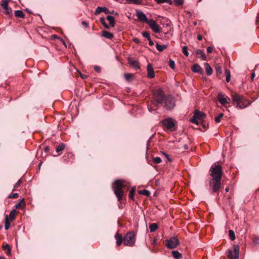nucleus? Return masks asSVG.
<instances>
[{
	"label": "nucleus",
	"instance_id": "9d476101",
	"mask_svg": "<svg viewBox=\"0 0 259 259\" xmlns=\"http://www.w3.org/2000/svg\"><path fill=\"white\" fill-rule=\"evenodd\" d=\"M147 24H148L150 28L155 33H158L160 32V28L159 25L156 23V21L153 19H149L147 21Z\"/></svg>",
	"mask_w": 259,
	"mask_h": 259
},
{
	"label": "nucleus",
	"instance_id": "dca6fc26",
	"mask_svg": "<svg viewBox=\"0 0 259 259\" xmlns=\"http://www.w3.org/2000/svg\"><path fill=\"white\" fill-rule=\"evenodd\" d=\"M4 9L3 13L7 16L8 18H11L13 16L12 9L9 6L3 7Z\"/></svg>",
	"mask_w": 259,
	"mask_h": 259
},
{
	"label": "nucleus",
	"instance_id": "f704fd0d",
	"mask_svg": "<svg viewBox=\"0 0 259 259\" xmlns=\"http://www.w3.org/2000/svg\"><path fill=\"white\" fill-rule=\"evenodd\" d=\"M215 71L217 76H219L222 73V70L221 67L218 65L215 66Z\"/></svg>",
	"mask_w": 259,
	"mask_h": 259
},
{
	"label": "nucleus",
	"instance_id": "f03ea898",
	"mask_svg": "<svg viewBox=\"0 0 259 259\" xmlns=\"http://www.w3.org/2000/svg\"><path fill=\"white\" fill-rule=\"evenodd\" d=\"M210 175L212 177L209 182L210 187L213 192H217L221 187L223 174L222 167L219 164H213L210 168Z\"/></svg>",
	"mask_w": 259,
	"mask_h": 259
},
{
	"label": "nucleus",
	"instance_id": "4468645a",
	"mask_svg": "<svg viewBox=\"0 0 259 259\" xmlns=\"http://www.w3.org/2000/svg\"><path fill=\"white\" fill-rule=\"evenodd\" d=\"M147 77L150 78H153L155 77V73L151 64L149 63L147 66Z\"/></svg>",
	"mask_w": 259,
	"mask_h": 259
},
{
	"label": "nucleus",
	"instance_id": "f3484780",
	"mask_svg": "<svg viewBox=\"0 0 259 259\" xmlns=\"http://www.w3.org/2000/svg\"><path fill=\"white\" fill-rule=\"evenodd\" d=\"M128 63L135 69H140L139 63L138 61L130 58L128 59Z\"/></svg>",
	"mask_w": 259,
	"mask_h": 259
},
{
	"label": "nucleus",
	"instance_id": "20e7f679",
	"mask_svg": "<svg viewBox=\"0 0 259 259\" xmlns=\"http://www.w3.org/2000/svg\"><path fill=\"white\" fill-rule=\"evenodd\" d=\"M233 101L237 105V107L242 109L247 107L251 102L246 99L243 96L237 94H233L232 96Z\"/></svg>",
	"mask_w": 259,
	"mask_h": 259
},
{
	"label": "nucleus",
	"instance_id": "1a4fd4ad",
	"mask_svg": "<svg viewBox=\"0 0 259 259\" xmlns=\"http://www.w3.org/2000/svg\"><path fill=\"white\" fill-rule=\"evenodd\" d=\"M233 248V250H229L228 251L227 256L228 259H239V247L238 245H234Z\"/></svg>",
	"mask_w": 259,
	"mask_h": 259
},
{
	"label": "nucleus",
	"instance_id": "de8ad7c7",
	"mask_svg": "<svg viewBox=\"0 0 259 259\" xmlns=\"http://www.w3.org/2000/svg\"><path fill=\"white\" fill-rule=\"evenodd\" d=\"M142 35H143V37H144L145 38H147V39H148L149 38H150L149 33L148 32H147V31L143 32H142Z\"/></svg>",
	"mask_w": 259,
	"mask_h": 259
},
{
	"label": "nucleus",
	"instance_id": "9b49d317",
	"mask_svg": "<svg viewBox=\"0 0 259 259\" xmlns=\"http://www.w3.org/2000/svg\"><path fill=\"white\" fill-rule=\"evenodd\" d=\"M162 124L167 130H171L175 126V123L171 118L164 119Z\"/></svg>",
	"mask_w": 259,
	"mask_h": 259
},
{
	"label": "nucleus",
	"instance_id": "393cba45",
	"mask_svg": "<svg viewBox=\"0 0 259 259\" xmlns=\"http://www.w3.org/2000/svg\"><path fill=\"white\" fill-rule=\"evenodd\" d=\"M196 54L197 55H199L202 60H206V57L204 52L200 49H198L196 51Z\"/></svg>",
	"mask_w": 259,
	"mask_h": 259
},
{
	"label": "nucleus",
	"instance_id": "09e8293b",
	"mask_svg": "<svg viewBox=\"0 0 259 259\" xmlns=\"http://www.w3.org/2000/svg\"><path fill=\"white\" fill-rule=\"evenodd\" d=\"M253 241L255 244H259V237L255 236L253 238Z\"/></svg>",
	"mask_w": 259,
	"mask_h": 259
},
{
	"label": "nucleus",
	"instance_id": "a211bd4d",
	"mask_svg": "<svg viewBox=\"0 0 259 259\" xmlns=\"http://www.w3.org/2000/svg\"><path fill=\"white\" fill-rule=\"evenodd\" d=\"M102 12H104L105 13H109V10L106 7H98L95 11V15H99Z\"/></svg>",
	"mask_w": 259,
	"mask_h": 259
},
{
	"label": "nucleus",
	"instance_id": "5701e85b",
	"mask_svg": "<svg viewBox=\"0 0 259 259\" xmlns=\"http://www.w3.org/2000/svg\"><path fill=\"white\" fill-rule=\"evenodd\" d=\"M102 36L108 39H112L114 36L113 33L107 31H103Z\"/></svg>",
	"mask_w": 259,
	"mask_h": 259
},
{
	"label": "nucleus",
	"instance_id": "49530a36",
	"mask_svg": "<svg viewBox=\"0 0 259 259\" xmlns=\"http://www.w3.org/2000/svg\"><path fill=\"white\" fill-rule=\"evenodd\" d=\"M22 183V180L21 179H19L17 182L15 184V185H14V189H13V191L14 190V189H15L16 188L19 187L20 186V185H21Z\"/></svg>",
	"mask_w": 259,
	"mask_h": 259
},
{
	"label": "nucleus",
	"instance_id": "774afa93",
	"mask_svg": "<svg viewBox=\"0 0 259 259\" xmlns=\"http://www.w3.org/2000/svg\"><path fill=\"white\" fill-rule=\"evenodd\" d=\"M1 259H5V258L4 257L1 256Z\"/></svg>",
	"mask_w": 259,
	"mask_h": 259
},
{
	"label": "nucleus",
	"instance_id": "3c124183",
	"mask_svg": "<svg viewBox=\"0 0 259 259\" xmlns=\"http://www.w3.org/2000/svg\"><path fill=\"white\" fill-rule=\"evenodd\" d=\"M95 70L97 72H100L101 71V68L98 66H95L94 67Z\"/></svg>",
	"mask_w": 259,
	"mask_h": 259
},
{
	"label": "nucleus",
	"instance_id": "39448f33",
	"mask_svg": "<svg viewBox=\"0 0 259 259\" xmlns=\"http://www.w3.org/2000/svg\"><path fill=\"white\" fill-rule=\"evenodd\" d=\"M136 240V234L133 231L128 232L124 236V245L132 247L135 245Z\"/></svg>",
	"mask_w": 259,
	"mask_h": 259
},
{
	"label": "nucleus",
	"instance_id": "338daca9",
	"mask_svg": "<svg viewBox=\"0 0 259 259\" xmlns=\"http://www.w3.org/2000/svg\"><path fill=\"white\" fill-rule=\"evenodd\" d=\"M109 14H114V11L113 10V11H112L111 12H110V11H109Z\"/></svg>",
	"mask_w": 259,
	"mask_h": 259
},
{
	"label": "nucleus",
	"instance_id": "6e6552de",
	"mask_svg": "<svg viewBox=\"0 0 259 259\" xmlns=\"http://www.w3.org/2000/svg\"><path fill=\"white\" fill-rule=\"evenodd\" d=\"M16 211L15 209H13L10 212L9 215H6L5 225V229L6 230L9 229L11 222L13 221L16 218Z\"/></svg>",
	"mask_w": 259,
	"mask_h": 259
},
{
	"label": "nucleus",
	"instance_id": "7c9ffc66",
	"mask_svg": "<svg viewBox=\"0 0 259 259\" xmlns=\"http://www.w3.org/2000/svg\"><path fill=\"white\" fill-rule=\"evenodd\" d=\"M139 193L141 195H145L146 196H149L150 195V192L147 190H140L139 191Z\"/></svg>",
	"mask_w": 259,
	"mask_h": 259
},
{
	"label": "nucleus",
	"instance_id": "f8f14e48",
	"mask_svg": "<svg viewBox=\"0 0 259 259\" xmlns=\"http://www.w3.org/2000/svg\"><path fill=\"white\" fill-rule=\"evenodd\" d=\"M218 99L219 102L223 106H226V104L229 103V101L230 100V98L223 94L222 93H219L218 95Z\"/></svg>",
	"mask_w": 259,
	"mask_h": 259
},
{
	"label": "nucleus",
	"instance_id": "ddd939ff",
	"mask_svg": "<svg viewBox=\"0 0 259 259\" xmlns=\"http://www.w3.org/2000/svg\"><path fill=\"white\" fill-rule=\"evenodd\" d=\"M136 16L138 20L142 22H145L147 23V21H149V20L147 19L146 15L143 12L140 11H137Z\"/></svg>",
	"mask_w": 259,
	"mask_h": 259
},
{
	"label": "nucleus",
	"instance_id": "4d7b16f0",
	"mask_svg": "<svg viewBox=\"0 0 259 259\" xmlns=\"http://www.w3.org/2000/svg\"><path fill=\"white\" fill-rule=\"evenodd\" d=\"M45 151L46 152H48L49 151V148L48 146H46L45 148Z\"/></svg>",
	"mask_w": 259,
	"mask_h": 259
},
{
	"label": "nucleus",
	"instance_id": "58836bf2",
	"mask_svg": "<svg viewBox=\"0 0 259 259\" xmlns=\"http://www.w3.org/2000/svg\"><path fill=\"white\" fill-rule=\"evenodd\" d=\"M100 21L105 28H109V26L106 23L105 20L104 18H101Z\"/></svg>",
	"mask_w": 259,
	"mask_h": 259
},
{
	"label": "nucleus",
	"instance_id": "e2e57ef3",
	"mask_svg": "<svg viewBox=\"0 0 259 259\" xmlns=\"http://www.w3.org/2000/svg\"><path fill=\"white\" fill-rule=\"evenodd\" d=\"M152 244L153 245H156L157 244V242H156V239H154L153 241H152Z\"/></svg>",
	"mask_w": 259,
	"mask_h": 259
},
{
	"label": "nucleus",
	"instance_id": "bb28decb",
	"mask_svg": "<svg viewBox=\"0 0 259 259\" xmlns=\"http://www.w3.org/2000/svg\"><path fill=\"white\" fill-rule=\"evenodd\" d=\"M156 48L158 51L162 52L164 49L167 48V46L165 45H161L157 43L156 44Z\"/></svg>",
	"mask_w": 259,
	"mask_h": 259
},
{
	"label": "nucleus",
	"instance_id": "c03bdc74",
	"mask_svg": "<svg viewBox=\"0 0 259 259\" xmlns=\"http://www.w3.org/2000/svg\"><path fill=\"white\" fill-rule=\"evenodd\" d=\"M10 2V0H3L2 3H1L2 7H7L8 6V3Z\"/></svg>",
	"mask_w": 259,
	"mask_h": 259
},
{
	"label": "nucleus",
	"instance_id": "6e6d98bb",
	"mask_svg": "<svg viewBox=\"0 0 259 259\" xmlns=\"http://www.w3.org/2000/svg\"><path fill=\"white\" fill-rule=\"evenodd\" d=\"M81 24L83 26H84V27H88V24L87 22H86L85 21H82L81 22Z\"/></svg>",
	"mask_w": 259,
	"mask_h": 259
},
{
	"label": "nucleus",
	"instance_id": "4be33fe9",
	"mask_svg": "<svg viewBox=\"0 0 259 259\" xmlns=\"http://www.w3.org/2000/svg\"><path fill=\"white\" fill-rule=\"evenodd\" d=\"M204 66L205 68L206 72L207 75L209 76L212 73V69L211 68L209 64L207 63H205L204 64Z\"/></svg>",
	"mask_w": 259,
	"mask_h": 259
},
{
	"label": "nucleus",
	"instance_id": "864d4df0",
	"mask_svg": "<svg viewBox=\"0 0 259 259\" xmlns=\"http://www.w3.org/2000/svg\"><path fill=\"white\" fill-rule=\"evenodd\" d=\"M212 51H213V49H212V47H207V52L208 53H211L212 52Z\"/></svg>",
	"mask_w": 259,
	"mask_h": 259
},
{
	"label": "nucleus",
	"instance_id": "13d9d810",
	"mask_svg": "<svg viewBox=\"0 0 259 259\" xmlns=\"http://www.w3.org/2000/svg\"><path fill=\"white\" fill-rule=\"evenodd\" d=\"M80 77L82 78V79H85L87 77V76L85 75H84V74H80Z\"/></svg>",
	"mask_w": 259,
	"mask_h": 259
},
{
	"label": "nucleus",
	"instance_id": "680f3d73",
	"mask_svg": "<svg viewBox=\"0 0 259 259\" xmlns=\"http://www.w3.org/2000/svg\"><path fill=\"white\" fill-rule=\"evenodd\" d=\"M134 41L135 42L137 43V44L139 42V40L138 38H134Z\"/></svg>",
	"mask_w": 259,
	"mask_h": 259
},
{
	"label": "nucleus",
	"instance_id": "c85d7f7f",
	"mask_svg": "<svg viewBox=\"0 0 259 259\" xmlns=\"http://www.w3.org/2000/svg\"><path fill=\"white\" fill-rule=\"evenodd\" d=\"M149 229L151 232H155L158 228V225L156 223H152L149 225Z\"/></svg>",
	"mask_w": 259,
	"mask_h": 259
},
{
	"label": "nucleus",
	"instance_id": "69168bd1",
	"mask_svg": "<svg viewBox=\"0 0 259 259\" xmlns=\"http://www.w3.org/2000/svg\"><path fill=\"white\" fill-rule=\"evenodd\" d=\"M148 109H149V111H150V112L152 111L153 110H155L154 109H152V108L151 107H149Z\"/></svg>",
	"mask_w": 259,
	"mask_h": 259
},
{
	"label": "nucleus",
	"instance_id": "0e129e2a",
	"mask_svg": "<svg viewBox=\"0 0 259 259\" xmlns=\"http://www.w3.org/2000/svg\"><path fill=\"white\" fill-rule=\"evenodd\" d=\"M256 23L259 25V14H258L256 18Z\"/></svg>",
	"mask_w": 259,
	"mask_h": 259
},
{
	"label": "nucleus",
	"instance_id": "79ce46f5",
	"mask_svg": "<svg viewBox=\"0 0 259 259\" xmlns=\"http://www.w3.org/2000/svg\"><path fill=\"white\" fill-rule=\"evenodd\" d=\"M224 116L223 113H220L219 114V115L215 118V121L216 122H219L221 121V118Z\"/></svg>",
	"mask_w": 259,
	"mask_h": 259
},
{
	"label": "nucleus",
	"instance_id": "b1692460",
	"mask_svg": "<svg viewBox=\"0 0 259 259\" xmlns=\"http://www.w3.org/2000/svg\"><path fill=\"white\" fill-rule=\"evenodd\" d=\"M107 20L109 21L110 25L111 27H114L115 24V19L113 16H108L107 17Z\"/></svg>",
	"mask_w": 259,
	"mask_h": 259
},
{
	"label": "nucleus",
	"instance_id": "cd10ccee",
	"mask_svg": "<svg viewBox=\"0 0 259 259\" xmlns=\"http://www.w3.org/2000/svg\"><path fill=\"white\" fill-rule=\"evenodd\" d=\"M172 255L175 259H180L182 257V254L178 251H172Z\"/></svg>",
	"mask_w": 259,
	"mask_h": 259
},
{
	"label": "nucleus",
	"instance_id": "c9c22d12",
	"mask_svg": "<svg viewBox=\"0 0 259 259\" xmlns=\"http://www.w3.org/2000/svg\"><path fill=\"white\" fill-rule=\"evenodd\" d=\"M229 236L231 240H234L235 239V235L233 231H229Z\"/></svg>",
	"mask_w": 259,
	"mask_h": 259
},
{
	"label": "nucleus",
	"instance_id": "e433bc0d",
	"mask_svg": "<svg viewBox=\"0 0 259 259\" xmlns=\"http://www.w3.org/2000/svg\"><path fill=\"white\" fill-rule=\"evenodd\" d=\"M174 4L177 6H182L184 4V0H174Z\"/></svg>",
	"mask_w": 259,
	"mask_h": 259
},
{
	"label": "nucleus",
	"instance_id": "c756f323",
	"mask_svg": "<svg viewBox=\"0 0 259 259\" xmlns=\"http://www.w3.org/2000/svg\"><path fill=\"white\" fill-rule=\"evenodd\" d=\"M65 148V145L63 143H60L59 144V145L57 146L56 148V152L58 153H59L60 151L64 150Z\"/></svg>",
	"mask_w": 259,
	"mask_h": 259
},
{
	"label": "nucleus",
	"instance_id": "37998d69",
	"mask_svg": "<svg viewBox=\"0 0 259 259\" xmlns=\"http://www.w3.org/2000/svg\"><path fill=\"white\" fill-rule=\"evenodd\" d=\"M169 66L172 69H174L175 67V61L170 59L169 61Z\"/></svg>",
	"mask_w": 259,
	"mask_h": 259
},
{
	"label": "nucleus",
	"instance_id": "412c9836",
	"mask_svg": "<svg viewBox=\"0 0 259 259\" xmlns=\"http://www.w3.org/2000/svg\"><path fill=\"white\" fill-rule=\"evenodd\" d=\"M25 206L24 199H21L20 201L15 205V208L17 209H22Z\"/></svg>",
	"mask_w": 259,
	"mask_h": 259
},
{
	"label": "nucleus",
	"instance_id": "052dcab7",
	"mask_svg": "<svg viewBox=\"0 0 259 259\" xmlns=\"http://www.w3.org/2000/svg\"><path fill=\"white\" fill-rule=\"evenodd\" d=\"M254 77H255V73L254 72H253V73H252L251 75V80H253Z\"/></svg>",
	"mask_w": 259,
	"mask_h": 259
},
{
	"label": "nucleus",
	"instance_id": "2eb2a0df",
	"mask_svg": "<svg viewBox=\"0 0 259 259\" xmlns=\"http://www.w3.org/2000/svg\"><path fill=\"white\" fill-rule=\"evenodd\" d=\"M115 238L116 240V245L119 246L122 243H124V237H123L122 235L119 233H116L115 235Z\"/></svg>",
	"mask_w": 259,
	"mask_h": 259
},
{
	"label": "nucleus",
	"instance_id": "0eeeda50",
	"mask_svg": "<svg viewBox=\"0 0 259 259\" xmlns=\"http://www.w3.org/2000/svg\"><path fill=\"white\" fill-rule=\"evenodd\" d=\"M164 244L169 249L176 248L179 244V239L176 237H171L169 239L165 240Z\"/></svg>",
	"mask_w": 259,
	"mask_h": 259
},
{
	"label": "nucleus",
	"instance_id": "4c0bfd02",
	"mask_svg": "<svg viewBox=\"0 0 259 259\" xmlns=\"http://www.w3.org/2000/svg\"><path fill=\"white\" fill-rule=\"evenodd\" d=\"M135 192V188H133L130 191L129 198L131 199H134V194Z\"/></svg>",
	"mask_w": 259,
	"mask_h": 259
},
{
	"label": "nucleus",
	"instance_id": "a18cd8bd",
	"mask_svg": "<svg viewBox=\"0 0 259 259\" xmlns=\"http://www.w3.org/2000/svg\"><path fill=\"white\" fill-rule=\"evenodd\" d=\"M19 196V195L18 193H12L8 197L9 198H13V199H16L17 198H18Z\"/></svg>",
	"mask_w": 259,
	"mask_h": 259
},
{
	"label": "nucleus",
	"instance_id": "6ab92c4d",
	"mask_svg": "<svg viewBox=\"0 0 259 259\" xmlns=\"http://www.w3.org/2000/svg\"><path fill=\"white\" fill-rule=\"evenodd\" d=\"M3 249L6 252L8 255H10L11 254V247L7 243H4L2 246Z\"/></svg>",
	"mask_w": 259,
	"mask_h": 259
},
{
	"label": "nucleus",
	"instance_id": "7ed1b4c3",
	"mask_svg": "<svg viewBox=\"0 0 259 259\" xmlns=\"http://www.w3.org/2000/svg\"><path fill=\"white\" fill-rule=\"evenodd\" d=\"M130 187V183L124 180H117L114 182L113 190L119 201L122 199L124 191H126Z\"/></svg>",
	"mask_w": 259,
	"mask_h": 259
},
{
	"label": "nucleus",
	"instance_id": "aec40b11",
	"mask_svg": "<svg viewBox=\"0 0 259 259\" xmlns=\"http://www.w3.org/2000/svg\"><path fill=\"white\" fill-rule=\"evenodd\" d=\"M192 70L195 73H200L202 72V69L200 66L197 64H194L192 67Z\"/></svg>",
	"mask_w": 259,
	"mask_h": 259
},
{
	"label": "nucleus",
	"instance_id": "2f4dec72",
	"mask_svg": "<svg viewBox=\"0 0 259 259\" xmlns=\"http://www.w3.org/2000/svg\"><path fill=\"white\" fill-rule=\"evenodd\" d=\"M157 4L167 3L169 5H172V2L171 0H155Z\"/></svg>",
	"mask_w": 259,
	"mask_h": 259
},
{
	"label": "nucleus",
	"instance_id": "423d86ee",
	"mask_svg": "<svg viewBox=\"0 0 259 259\" xmlns=\"http://www.w3.org/2000/svg\"><path fill=\"white\" fill-rule=\"evenodd\" d=\"M205 116L206 115L204 113L198 110H196L194 113L193 116L190 119V121L198 125L199 124V121L202 122Z\"/></svg>",
	"mask_w": 259,
	"mask_h": 259
},
{
	"label": "nucleus",
	"instance_id": "473e14b6",
	"mask_svg": "<svg viewBox=\"0 0 259 259\" xmlns=\"http://www.w3.org/2000/svg\"><path fill=\"white\" fill-rule=\"evenodd\" d=\"M129 4L139 5L142 3V0H126Z\"/></svg>",
	"mask_w": 259,
	"mask_h": 259
},
{
	"label": "nucleus",
	"instance_id": "72a5a7b5",
	"mask_svg": "<svg viewBox=\"0 0 259 259\" xmlns=\"http://www.w3.org/2000/svg\"><path fill=\"white\" fill-rule=\"evenodd\" d=\"M225 74L226 76V80L227 82H229L230 81L231 79V75L229 70L226 69L225 70Z\"/></svg>",
	"mask_w": 259,
	"mask_h": 259
},
{
	"label": "nucleus",
	"instance_id": "a878e982",
	"mask_svg": "<svg viewBox=\"0 0 259 259\" xmlns=\"http://www.w3.org/2000/svg\"><path fill=\"white\" fill-rule=\"evenodd\" d=\"M15 15L17 18H24L25 15L21 10H17L15 11Z\"/></svg>",
	"mask_w": 259,
	"mask_h": 259
},
{
	"label": "nucleus",
	"instance_id": "f257e3e1",
	"mask_svg": "<svg viewBox=\"0 0 259 259\" xmlns=\"http://www.w3.org/2000/svg\"><path fill=\"white\" fill-rule=\"evenodd\" d=\"M151 103L156 106L162 105L167 110H171L176 106L175 98L171 96H165L161 89H158L153 92V100Z\"/></svg>",
	"mask_w": 259,
	"mask_h": 259
},
{
	"label": "nucleus",
	"instance_id": "8fccbe9b",
	"mask_svg": "<svg viewBox=\"0 0 259 259\" xmlns=\"http://www.w3.org/2000/svg\"><path fill=\"white\" fill-rule=\"evenodd\" d=\"M124 76H125V78H126V79L128 80L130 78H131L132 77H133V75L131 73H127V74H125L124 75Z\"/></svg>",
	"mask_w": 259,
	"mask_h": 259
},
{
	"label": "nucleus",
	"instance_id": "5fc2aeb1",
	"mask_svg": "<svg viewBox=\"0 0 259 259\" xmlns=\"http://www.w3.org/2000/svg\"><path fill=\"white\" fill-rule=\"evenodd\" d=\"M148 40L149 41V44L150 46H153L154 45V42L151 40V38H149Z\"/></svg>",
	"mask_w": 259,
	"mask_h": 259
},
{
	"label": "nucleus",
	"instance_id": "bf43d9fd",
	"mask_svg": "<svg viewBox=\"0 0 259 259\" xmlns=\"http://www.w3.org/2000/svg\"><path fill=\"white\" fill-rule=\"evenodd\" d=\"M197 39L199 40H201L202 39V36L201 35H198L197 36Z\"/></svg>",
	"mask_w": 259,
	"mask_h": 259
},
{
	"label": "nucleus",
	"instance_id": "a19ab883",
	"mask_svg": "<svg viewBox=\"0 0 259 259\" xmlns=\"http://www.w3.org/2000/svg\"><path fill=\"white\" fill-rule=\"evenodd\" d=\"M153 161L155 163L158 164V163H160L161 162L162 160H161V159L160 157H154V158H153Z\"/></svg>",
	"mask_w": 259,
	"mask_h": 259
},
{
	"label": "nucleus",
	"instance_id": "ea45409f",
	"mask_svg": "<svg viewBox=\"0 0 259 259\" xmlns=\"http://www.w3.org/2000/svg\"><path fill=\"white\" fill-rule=\"evenodd\" d=\"M183 53L184 54L188 57L189 55V52L188 51V47L187 46H184L182 50Z\"/></svg>",
	"mask_w": 259,
	"mask_h": 259
},
{
	"label": "nucleus",
	"instance_id": "603ef678",
	"mask_svg": "<svg viewBox=\"0 0 259 259\" xmlns=\"http://www.w3.org/2000/svg\"><path fill=\"white\" fill-rule=\"evenodd\" d=\"M162 153L165 156V157L167 158L168 161H171V159H170V158L169 157V155L167 154H166L165 153H164V152H163Z\"/></svg>",
	"mask_w": 259,
	"mask_h": 259
}]
</instances>
